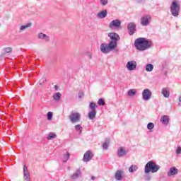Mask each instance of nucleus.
I'll list each match as a JSON object with an SVG mask.
<instances>
[{
  "mask_svg": "<svg viewBox=\"0 0 181 181\" xmlns=\"http://www.w3.org/2000/svg\"><path fill=\"white\" fill-rule=\"evenodd\" d=\"M69 118L71 122H72V124H74V123L78 122V121H80V118H81V115H80V113H78V112H71Z\"/></svg>",
  "mask_w": 181,
  "mask_h": 181,
  "instance_id": "423d86ee",
  "label": "nucleus"
},
{
  "mask_svg": "<svg viewBox=\"0 0 181 181\" xmlns=\"http://www.w3.org/2000/svg\"><path fill=\"white\" fill-rule=\"evenodd\" d=\"M54 88L56 90V91H57V90H59V86H57V85H55L54 86Z\"/></svg>",
  "mask_w": 181,
  "mask_h": 181,
  "instance_id": "79ce46f5",
  "label": "nucleus"
},
{
  "mask_svg": "<svg viewBox=\"0 0 181 181\" xmlns=\"http://www.w3.org/2000/svg\"><path fill=\"white\" fill-rule=\"evenodd\" d=\"M153 128H155V124L152 122H149L147 124V129H149L150 131H151V129H153Z\"/></svg>",
  "mask_w": 181,
  "mask_h": 181,
  "instance_id": "72a5a7b5",
  "label": "nucleus"
},
{
  "mask_svg": "<svg viewBox=\"0 0 181 181\" xmlns=\"http://www.w3.org/2000/svg\"><path fill=\"white\" fill-rule=\"evenodd\" d=\"M78 98H79V99L84 98V93H83V92H79V93H78Z\"/></svg>",
  "mask_w": 181,
  "mask_h": 181,
  "instance_id": "4c0bfd02",
  "label": "nucleus"
},
{
  "mask_svg": "<svg viewBox=\"0 0 181 181\" xmlns=\"http://www.w3.org/2000/svg\"><path fill=\"white\" fill-rule=\"evenodd\" d=\"M115 49V47L112 45V42L106 44L103 43L100 45V51L102 53H104V54H108L111 50H114Z\"/></svg>",
  "mask_w": 181,
  "mask_h": 181,
  "instance_id": "20e7f679",
  "label": "nucleus"
},
{
  "mask_svg": "<svg viewBox=\"0 0 181 181\" xmlns=\"http://www.w3.org/2000/svg\"><path fill=\"white\" fill-rule=\"evenodd\" d=\"M109 28L110 29H113V28H121V21L118 19L112 21L109 24Z\"/></svg>",
  "mask_w": 181,
  "mask_h": 181,
  "instance_id": "ddd939ff",
  "label": "nucleus"
},
{
  "mask_svg": "<svg viewBox=\"0 0 181 181\" xmlns=\"http://www.w3.org/2000/svg\"><path fill=\"white\" fill-rule=\"evenodd\" d=\"M142 97L144 101H148L152 97V92L149 89H144L142 92Z\"/></svg>",
  "mask_w": 181,
  "mask_h": 181,
  "instance_id": "1a4fd4ad",
  "label": "nucleus"
},
{
  "mask_svg": "<svg viewBox=\"0 0 181 181\" xmlns=\"http://www.w3.org/2000/svg\"><path fill=\"white\" fill-rule=\"evenodd\" d=\"M96 115H97V112L95 110H92L88 113V118L89 119H94Z\"/></svg>",
  "mask_w": 181,
  "mask_h": 181,
  "instance_id": "5701e85b",
  "label": "nucleus"
},
{
  "mask_svg": "<svg viewBox=\"0 0 181 181\" xmlns=\"http://www.w3.org/2000/svg\"><path fill=\"white\" fill-rule=\"evenodd\" d=\"M93 156H94L93 152L87 151L83 155V162H90L93 159Z\"/></svg>",
  "mask_w": 181,
  "mask_h": 181,
  "instance_id": "f8f14e48",
  "label": "nucleus"
},
{
  "mask_svg": "<svg viewBox=\"0 0 181 181\" xmlns=\"http://www.w3.org/2000/svg\"><path fill=\"white\" fill-rule=\"evenodd\" d=\"M160 122L164 124V125H168L169 124V117L168 115H163L160 118Z\"/></svg>",
  "mask_w": 181,
  "mask_h": 181,
  "instance_id": "412c9836",
  "label": "nucleus"
},
{
  "mask_svg": "<svg viewBox=\"0 0 181 181\" xmlns=\"http://www.w3.org/2000/svg\"><path fill=\"white\" fill-rule=\"evenodd\" d=\"M144 1H145V0H136L137 4H141V3L144 2Z\"/></svg>",
  "mask_w": 181,
  "mask_h": 181,
  "instance_id": "a19ab883",
  "label": "nucleus"
},
{
  "mask_svg": "<svg viewBox=\"0 0 181 181\" xmlns=\"http://www.w3.org/2000/svg\"><path fill=\"white\" fill-rule=\"evenodd\" d=\"M122 175H124V171L121 170H117L115 175L116 180H122Z\"/></svg>",
  "mask_w": 181,
  "mask_h": 181,
  "instance_id": "a211bd4d",
  "label": "nucleus"
},
{
  "mask_svg": "<svg viewBox=\"0 0 181 181\" xmlns=\"http://www.w3.org/2000/svg\"><path fill=\"white\" fill-rule=\"evenodd\" d=\"M97 107V105L93 102H91L90 103L89 105V108L92 110V111H95V107Z\"/></svg>",
  "mask_w": 181,
  "mask_h": 181,
  "instance_id": "c756f323",
  "label": "nucleus"
},
{
  "mask_svg": "<svg viewBox=\"0 0 181 181\" xmlns=\"http://www.w3.org/2000/svg\"><path fill=\"white\" fill-rule=\"evenodd\" d=\"M95 177H94V176H92V177H91V180H95Z\"/></svg>",
  "mask_w": 181,
  "mask_h": 181,
  "instance_id": "37998d69",
  "label": "nucleus"
},
{
  "mask_svg": "<svg viewBox=\"0 0 181 181\" xmlns=\"http://www.w3.org/2000/svg\"><path fill=\"white\" fill-rule=\"evenodd\" d=\"M107 10H103L98 13V18L100 19H104V18H107Z\"/></svg>",
  "mask_w": 181,
  "mask_h": 181,
  "instance_id": "aec40b11",
  "label": "nucleus"
},
{
  "mask_svg": "<svg viewBox=\"0 0 181 181\" xmlns=\"http://www.w3.org/2000/svg\"><path fill=\"white\" fill-rule=\"evenodd\" d=\"M159 169H160V165H156V162L148 161L144 167V173L146 175L144 180L151 181L152 179V176L150 175L151 172V173H156Z\"/></svg>",
  "mask_w": 181,
  "mask_h": 181,
  "instance_id": "f03ea898",
  "label": "nucleus"
},
{
  "mask_svg": "<svg viewBox=\"0 0 181 181\" xmlns=\"http://www.w3.org/2000/svg\"><path fill=\"white\" fill-rule=\"evenodd\" d=\"M30 26H32V23H28L25 25L20 26L19 30H18L19 33H22V32H23L24 30H26L28 28H30Z\"/></svg>",
  "mask_w": 181,
  "mask_h": 181,
  "instance_id": "6ab92c4d",
  "label": "nucleus"
},
{
  "mask_svg": "<svg viewBox=\"0 0 181 181\" xmlns=\"http://www.w3.org/2000/svg\"><path fill=\"white\" fill-rule=\"evenodd\" d=\"M177 173H179V170H177L176 167H173L170 168L168 172V176L170 177V176H175V175H177Z\"/></svg>",
  "mask_w": 181,
  "mask_h": 181,
  "instance_id": "2eb2a0df",
  "label": "nucleus"
},
{
  "mask_svg": "<svg viewBox=\"0 0 181 181\" xmlns=\"http://www.w3.org/2000/svg\"><path fill=\"white\" fill-rule=\"evenodd\" d=\"M37 38L40 40H45L46 42H49V36L43 33H40L37 35Z\"/></svg>",
  "mask_w": 181,
  "mask_h": 181,
  "instance_id": "f3484780",
  "label": "nucleus"
},
{
  "mask_svg": "<svg viewBox=\"0 0 181 181\" xmlns=\"http://www.w3.org/2000/svg\"><path fill=\"white\" fill-rule=\"evenodd\" d=\"M179 101H180V103H181V96H180V98H179Z\"/></svg>",
  "mask_w": 181,
  "mask_h": 181,
  "instance_id": "c03bdc74",
  "label": "nucleus"
},
{
  "mask_svg": "<svg viewBox=\"0 0 181 181\" xmlns=\"http://www.w3.org/2000/svg\"><path fill=\"white\" fill-rule=\"evenodd\" d=\"M78 177H81V170L80 169H78L76 173L72 174L71 179L72 180H76V179H78Z\"/></svg>",
  "mask_w": 181,
  "mask_h": 181,
  "instance_id": "dca6fc26",
  "label": "nucleus"
},
{
  "mask_svg": "<svg viewBox=\"0 0 181 181\" xmlns=\"http://www.w3.org/2000/svg\"><path fill=\"white\" fill-rule=\"evenodd\" d=\"M56 138H57V135L54 133H49L47 136V139L48 140L54 139Z\"/></svg>",
  "mask_w": 181,
  "mask_h": 181,
  "instance_id": "a878e982",
  "label": "nucleus"
},
{
  "mask_svg": "<svg viewBox=\"0 0 181 181\" xmlns=\"http://www.w3.org/2000/svg\"><path fill=\"white\" fill-rule=\"evenodd\" d=\"M176 153L177 155H180L181 153V147L180 146H178L176 149Z\"/></svg>",
  "mask_w": 181,
  "mask_h": 181,
  "instance_id": "58836bf2",
  "label": "nucleus"
},
{
  "mask_svg": "<svg viewBox=\"0 0 181 181\" xmlns=\"http://www.w3.org/2000/svg\"><path fill=\"white\" fill-rule=\"evenodd\" d=\"M107 36L110 39V42L109 43H112V46L116 48L117 47V42H118V40L119 39V35H118L115 33H109L107 34Z\"/></svg>",
  "mask_w": 181,
  "mask_h": 181,
  "instance_id": "39448f33",
  "label": "nucleus"
},
{
  "mask_svg": "<svg viewBox=\"0 0 181 181\" xmlns=\"http://www.w3.org/2000/svg\"><path fill=\"white\" fill-rule=\"evenodd\" d=\"M98 105H105V101L103 98H100L98 101Z\"/></svg>",
  "mask_w": 181,
  "mask_h": 181,
  "instance_id": "e433bc0d",
  "label": "nucleus"
},
{
  "mask_svg": "<svg viewBox=\"0 0 181 181\" xmlns=\"http://www.w3.org/2000/svg\"><path fill=\"white\" fill-rule=\"evenodd\" d=\"M45 81H46V78H42V79L40 80V86H42V84H43L45 83Z\"/></svg>",
  "mask_w": 181,
  "mask_h": 181,
  "instance_id": "ea45409f",
  "label": "nucleus"
},
{
  "mask_svg": "<svg viewBox=\"0 0 181 181\" xmlns=\"http://www.w3.org/2000/svg\"><path fill=\"white\" fill-rule=\"evenodd\" d=\"M126 67L129 71H133L136 69V62L129 61L127 63Z\"/></svg>",
  "mask_w": 181,
  "mask_h": 181,
  "instance_id": "9d476101",
  "label": "nucleus"
},
{
  "mask_svg": "<svg viewBox=\"0 0 181 181\" xmlns=\"http://www.w3.org/2000/svg\"><path fill=\"white\" fill-rule=\"evenodd\" d=\"M70 159V153L66 152V155L64 156L63 162L66 163Z\"/></svg>",
  "mask_w": 181,
  "mask_h": 181,
  "instance_id": "2f4dec72",
  "label": "nucleus"
},
{
  "mask_svg": "<svg viewBox=\"0 0 181 181\" xmlns=\"http://www.w3.org/2000/svg\"><path fill=\"white\" fill-rule=\"evenodd\" d=\"M110 145V139H107L105 141L103 144V149H108V146Z\"/></svg>",
  "mask_w": 181,
  "mask_h": 181,
  "instance_id": "cd10ccee",
  "label": "nucleus"
},
{
  "mask_svg": "<svg viewBox=\"0 0 181 181\" xmlns=\"http://www.w3.org/2000/svg\"><path fill=\"white\" fill-rule=\"evenodd\" d=\"M4 52L2 54V56H5L6 53H12V48L11 47H6L4 49Z\"/></svg>",
  "mask_w": 181,
  "mask_h": 181,
  "instance_id": "c85d7f7f",
  "label": "nucleus"
},
{
  "mask_svg": "<svg viewBox=\"0 0 181 181\" xmlns=\"http://www.w3.org/2000/svg\"><path fill=\"white\" fill-rule=\"evenodd\" d=\"M127 30H129V35L132 36L135 32H136V24L134 22H130L127 25Z\"/></svg>",
  "mask_w": 181,
  "mask_h": 181,
  "instance_id": "6e6552de",
  "label": "nucleus"
},
{
  "mask_svg": "<svg viewBox=\"0 0 181 181\" xmlns=\"http://www.w3.org/2000/svg\"><path fill=\"white\" fill-rule=\"evenodd\" d=\"M23 175L24 180H30V173H29V170H28V167L26 166V165H24L23 166Z\"/></svg>",
  "mask_w": 181,
  "mask_h": 181,
  "instance_id": "4468645a",
  "label": "nucleus"
},
{
  "mask_svg": "<svg viewBox=\"0 0 181 181\" xmlns=\"http://www.w3.org/2000/svg\"><path fill=\"white\" fill-rule=\"evenodd\" d=\"M53 98L54 101L58 103V101H60V98H62V93L60 92H57L53 95Z\"/></svg>",
  "mask_w": 181,
  "mask_h": 181,
  "instance_id": "4be33fe9",
  "label": "nucleus"
},
{
  "mask_svg": "<svg viewBox=\"0 0 181 181\" xmlns=\"http://www.w3.org/2000/svg\"><path fill=\"white\" fill-rule=\"evenodd\" d=\"M100 5L102 6H106V5H108V0H100Z\"/></svg>",
  "mask_w": 181,
  "mask_h": 181,
  "instance_id": "c9c22d12",
  "label": "nucleus"
},
{
  "mask_svg": "<svg viewBox=\"0 0 181 181\" xmlns=\"http://www.w3.org/2000/svg\"><path fill=\"white\" fill-rule=\"evenodd\" d=\"M153 46L151 40L146 37H139L134 41V47L139 52H145Z\"/></svg>",
  "mask_w": 181,
  "mask_h": 181,
  "instance_id": "f257e3e1",
  "label": "nucleus"
},
{
  "mask_svg": "<svg viewBox=\"0 0 181 181\" xmlns=\"http://www.w3.org/2000/svg\"><path fill=\"white\" fill-rule=\"evenodd\" d=\"M161 93L165 98H169V95H170L169 90H168L166 88H163Z\"/></svg>",
  "mask_w": 181,
  "mask_h": 181,
  "instance_id": "b1692460",
  "label": "nucleus"
},
{
  "mask_svg": "<svg viewBox=\"0 0 181 181\" xmlns=\"http://www.w3.org/2000/svg\"><path fill=\"white\" fill-rule=\"evenodd\" d=\"M117 155L118 158H125V156L128 155V151L122 147H120L117 151Z\"/></svg>",
  "mask_w": 181,
  "mask_h": 181,
  "instance_id": "9b49d317",
  "label": "nucleus"
},
{
  "mask_svg": "<svg viewBox=\"0 0 181 181\" xmlns=\"http://www.w3.org/2000/svg\"><path fill=\"white\" fill-rule=\"evenodd\" d=\"M146 71L151 72L153 71V65L152 64H148L146 65Z\"/></svg>",
  "mask_w": 181,
  "mask_h": 181,
  "instance_id": "bb28decb",
  "label": "nucleus"
},
{
  "mask_svg": "<svg viewBox=\"0 0 181 181\" xmlns=\"http://www.w3.org/2000/svg\"><path fill=\"white\" fill-rule=\"evenodd\" d=\"M179 12H180V6L176 1H173L170 6L171 15L175 18H177L179 16Z\"/></svg>",
  "mask_w": 181,
  "mask_h": 181,
  "instance_id": "7ed1b4c3",
  "label": "nucleus"
},
{
  "mask_svg": "<svg viewBox=\"0 0 181 181\" xmlns=\"http://www.w3.org/2000/svg\"><path fill=\"white\" fill-rule=\"evenodd\" d=\"M75 129L78 134H81V129H83V127L80 124H77L75 126Z\"/></svg>",
  "mask_w": 181,
  "mask_h": 181,
  "instance_id": "7c9ffc66",
  "label": "nucleus"
},
{
  "mask_svg": "<svg viewBox=\"0 0 181 181\" xmlns=\"http://www.w3.org/2000/svg\"><path fill=\"white\" fill-rule=\"evenodd\" d=\"M135 94H136V92L134 90V89H130L128 92H127V95H129V97H131L132 95H135Z\"/></svg>",
  "mask_w": 181,
  "mask_h": 181,
  "instance_id": "473e14b6",
  "label": "nucleus"
},
{
  "mask_svg": "<svg viewBox=\"0 0 181 181\" xmlns=\"http://www.w3.org/2000/svg\"><path fill=\"white\" fill-rule=\"evenodd\" d=\"M136 170H138V165H132L129 168L130 173H134V172H136Z\"/></svg>",
  "mask_w": 181,
  "mask_h": 181,
  "instance_id": "393cba45",
  "label": "nucleus"
},
{
  "mask_svg": "<svg viewBox=\"0 0 181 181\" xmlns=\"http://www.w3.org/2000/svg\"><path fill=\"white\" fill-rule=\"evenodd\" d=\"M47 117L48 121H52V118H53V112H47Z\"/></svg>",
  "mask_w": 181,
  "mask_h": 181,
  "instance_id": "f704fd0d",
  "label": "nucleus"
},
{
  "mask_svg": "<svg viewBox=\"0 0 181 181\" xmlns=\"http://www.w3.org/2000/svg\"><path fill=\"white\" fill-rule=\"evenodd\" d=\"M152 20V17L151 15H144L141 17L140 22L142 26H148L149 23H151V21Z\"/></svg>",
  "mask_w": 181,
  "mask_h": 181,
  "instance_id": "0eeeda50",
  "label": "nucleus"
}]
</instances>
